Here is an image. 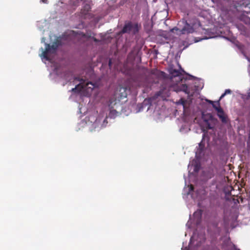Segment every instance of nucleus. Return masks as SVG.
<instances>
[{"label": "nucleus", "instance_id": "1", "mask_svg": "<svg viewBox=\"0 0 250 250\" xmlns=\"http://www.w3.org/2000/svg\"><path fill=\"white\" fill-rule=\"evenodd\" d=\"M177 64L179 69H175L172 65L169 66V79L167 80L169 91L176 92H183L188 96H192L195 92L201 90L204 87L203 80L188 74Z\"/></svg>", "mask_w": 250, "mask_h": 250}, {"label": "nucleus", "instance_id": "2", "mask_svg": "<svg viewBox=\"0 0 250 250\" xmlns=\"http://www.w3.org/2000/svg\"><path fill=\"white\" fill-rule=\"evenodd\" d=\"M120 104L116 100L110 99L108 106L102 109L96 115H88L84 119H82L79 123L81 127L87 126L91 132L99 131L106 127L108 124V119H114L119 115L117 111Z\"/></svg>", "mask_w": 250, "mask_h": 250}, {"label": "nucleus", "instance_id": "3", "mask_svg": "<svg viewBox=\"0 0 250 250\" xmlns=\"http://www.w3.org/2000/svg\"><path fill=\"white\" fill-rule=\"evenodd\" d=\"M65 35L57 38L55 41L50 45L45 42V38H42V42H44L45 48H41L42 53L39 55L42 61L46 65L50 72L49 76L52 80L56 81L62 78L63 74L62 73L61 67L55 60L58 47L62 44V41L64 39Z\"/></svg>", "mask_w": 250, "mask_h": 250}, {"label": "nucleus", "instance_id": "4", "mask_svg": "<svg viewBox=\"0 0 250 250\" xmlns=\"http://www.w3.org/2000/svg\"><path fill=\"white\" fill-rule=\"evenodd\" d=\"M185 186L183 189V197L188 203V207L189 208L190 204L198 202V205L200 206V201L205 199L207 192L204 187H201L193 190V187L191 184H188L187 178L184 176Z\"/></svg>", "mask_w": 250, "mask_h": 250}, {"label": "nucleus", "instance_id": "5", "mask_svg": "<svg viewBox=\"0 0 250 250\" xmlns=\"http://www.w3.org/2000/svg\"><path fill=\"white\" fill-rule=\"evenodd\" d=\"M208 141V138L206 136V133H204L202 136V140L199 144L198 148L195 152V159H193L189 162L188 165V177L191 178L192 176L197 173L201 167L200 161L204 159L205 154V141Z\"/></svg>", "mask_w": 250, "mask_h": 250}, {"label": "nucleus", "instance_id": "6", "mask_svg": "<svg viewBox=\"0 0 250 250\" xmlns=\"http://www.w3.org/2000/svg\"><path fill=\"white\" fill-rule=\"evenodd\" d=\"M170 95L169 91L166 88L161 89L159 91L157 92L153 96L147 99H145L142 104L137 105L136 112H139L143 110L145 106L149 104V106L147 108L149 110L151 107H153L154 105H162V103L167 100V97Z\"/></svg>", "mask_w": 250, "mask_h": 250}, {"label": "nucleus", "instance_id": "7", "mask_svg": "<svg viewBox=\"0 0 250 250\" xmlns=\"http://www.w3.org/2000/svg\"><path fill=\"white\" fill-rule=\"evenodd\" d=\"M75 80L79 81V83L71 90L72 96L76 95L80 98L90 96L92 90L96 87L95 84L83 79H75Z\"/></svg>", "mask_w": 250, "mask_h": 250}, {"label": "nucleus", "instance_id": "8", "mask_svg": "<svg viewBox=\"0 0 250 250\" xmlns=\"http://www.w3.org/2000/svg\"><path fill=\"white\" fill-rule=\"evenodd\" d=\"M183 25V27L181 29L175 27L171 30L178 31L179 34H191L196 31V30L201 26V23L199 20L195 18H192L186 20L184 19L180 21Z\"/></svg>", "mask_w": 250, "mask_h": 250}, {"label": "nucleus", "instance_id": "9", "mask_svg": "<svg viewBox=\"0 0 250 250\" xmlns=\"http://www.w3.org/2000/svg\"><path fill=\"white\" fill-rule=\"evenodd\" d=\"M140 27L141 26L137 23H132L131 21L125 22L121 32L135 35L139 32Z\"/></svg>", "mask_w": 250, "mask_h": 250}, {"label": "nucleus", "instance_id": "10", "mask_svg": "<svg viewBox=\"0 0 250 250\" xmlns=\"http://www.w3.org/2000/svg\"><path fill=\"white\" fill-rule=\"evenodd\" d=\"M217 106H213V108L217 112V116L224 124H227L229 122V119L227 114L224 111L223 108L220 106L219 101L217 102Z\"/></svg>", "mask_w": 250, "mask_h": 250}, {"label": "nucleus", "instance_id": "11", "mask_svg": "<svg viewBox=\"0 0 250 250\" xmlns=\"http://www.w3.org/2000/svg\"><path fill=\"white\" fill-rule=\"evenodd\" d=\"M129 90L125 87H121L120 88L119 93H115L110 99H113V100H116L118 104H120L121 100L126 98Z\"/></svg>", "mask_w": 250, "mask_h": 250}, {"label": "nucleus", "instance_id": "12", "mask_svg": "<svg viewBox=\"0 0 250 250\" xmlns=\"http://www.w3.org/2000/svg\"><path fill=\"white\" fill-rule=\"evenodd\" d=\"M217 173V167L211 164L208 167L205 168L203 172L204 177L207 179H209L213 177Z\"/></svg>", "mask_w": 250, "mask_h": 250}, {"label": "nucleus", "instance_id": "13", "mask_svg": "<svg viewBox=\"0 0 250 250\" xmlns=\"http://www.w3.org/2000/svg\"><path fill=\"white\" fill-rule=\"evenodd\" d=\"M196 240L197 241V243L196 244V247L197 249H198L199 247H200L201 244L205 242V237L204 235H199L196 236V234L195 232L193 233V235L191 237L188 247L190 248L191 247L192 244H193L194 243V240Z\"/></svg>", "mask_w": 250, "mask_h": 250}, {"label": "nucleus", "instance_id": "14", "mask_svg": "<svg viewBox=\"0 0 250 250\" xmlns=\"http://www.w3.org/2000/svg\"><path fill=\"white\" fill-rule=\"evenodd\" d=\"M54 8L56 13H63L65 12V4L62 1H59L54 5Z\"/></svg>", "mask_w": 250, "mask_h": 250}, {"label": "nucleus", "instance_id": "15", "mask_svg": "<svg viewBox=\"0 0 250 250\" xmlns=\"http://www.w3.org/2000/svg\"><path fill=\"white\" fill-rule=\"evenodd\" d=\"M186 101L184 98H181L178 101L175 102L176 107L178 109L182 108L183 113L185 112V108L186 106Z\"/></svg>", "mask_w": 250, "mask_h": 250}, {"label": "nucleus", "instance_id": "16", "mask_svg": "<svg viewBox=\"0 0 250 250\" xmlns=\"http://www.w3.org/2000/svg\"><path fill=\"white\" fill-rule=\"evenodd\" d=\"M201 216L202 210L201 209H198L197 210L194 212L193 221L197 225H198L200 223Z\"/></svg>", "mask_w": 250, "mask_h": 250}, {"label": "nucleus", "instance_id": "17", "mask_svg": "<svg viewBox=\"0 0 250 250\" xmlns=\"http://www.w3.org/2000/svg\"><path fill=\"white\" fill-rule=\"evenodd\" d=\"M151 74L160 78H165L166 77V74L165 72L160 71L156 69L152 70Z\"/></svg>", "mask_w": 250, "mask_h": 250}, {"label": "nucleus", "instance_id": "18", "mask_svg": "<svg viewBox=\"0 0 250 250\" xmlns=\"http://www.w3.org/2000/svg\"><path fill=\"white\" fill-rule=\"evenodd\" d=\"M190 130V128L187 123L182 125L179 129V131L182 133H186Z\"/></svg>", "mask_w": 250, "mask_h": 250}, {"label": "nucleus", "instance_id": "19", "mask_svg": "<svg viewBox=\"0 0 250 250\" xmlns=\"http://www.w3.org/2000/svg\"><path fill=\"white\" fill-rule=\"evenodd\" d=\"M241 98L245 102H250V87L247 94H241Z\"/></svg>", "mask_w": 250, "mask_h": 250}, {"label": "nucleus", "instance_id": "20", "mask_svg": "<svg viewBox=\"0 0 250 250\" xmlns=\"http://www.w3.org/2000/svg\"><path fill=\"white\" fill-rule=\"evenodd\" d=\"M204 121L205 123V126L207 128L212 129L214 128L213 125L210 123L209 120L204 119Z\"/></svg>", "mask_w": 250, "mask_h": 250}, {"label": "nucleus", "instance_id": "21", "mask_svg": "<svg viewBox=\"0 0 250 250\" xmlns=\"http://www.w3.org/2000/svg\"><path fill=\"white\" fill-rule=\"evenodd\" d=\"M87 111V110L85 107L81 106L80 105L79 106L78 112L79 114H85V113H86Z\"/></svg>", "mask_w": 250, "mask_h": 250}, {"label": "nucleus", "instance_id": "22", "mask_svg": "<svg viewBox=\"0 0 250 250\" xmlns=\"http://www.w3.org/2000/svg\"><path fill=\"white\" fill-rule=\"evenodd\" d=\"M231 90H230L229 89H226L224 93H223L221 96H220L219 99L218 101H219V102L220 101V100L223 99L226 95L227 94H231Z\"/></svg>", "mask_w": 250, "mask_h": 250}, {"label": "nucleus", "instance_id": "23", "mask_svg": "<svg viewBox=\"0 0 250 250\" xmlns=\"http://www.w3.org/2000/svg\"><path fill=\"white\" fill-rule=\"evenodd\" d=\"M82 0H70V4L74 6H77Z\"/></svg>", "mask_w": 250, "mask_h": 250}, {"label": "nucleus", "instance_id": "24", "mask_svg": "<svg viewBox=\"0 0 250 250\" xmlns=\"http://www.w3.org/2000/svg\"><path fill=\"white\" fill-rule=\"evenodd\" d=\"M157 114H159L160 117H158L156 118V120L158 121V120H160L161 119H162L163 118H164V115H162L161 114V113H158V111L155 110L154 112V116H156V115Z\"/></svg>", "mask_w": 250, "mask_h": 250}, {"label": "nucleus", "instance_id": "25", "mask_svg": "<svg viewBox=\"0 0 250 250\" xmlns=\"http://www.w3.org/2000/svg\"><path fill=\"white\" fill-rule=\"evenodd\" d=\"M206 101L207 102H208V103L211 104L213 107V106H214L215 107V106H217V102H218V101H211L210 100L206 99Z\"/></svg>", "mask_w": 250, "mask_h": 250}, {"label": "nucleus", "instance_id": "26", "mask_svg": "<svg viewBox=\"0 0 250 250\" xmlns=\"http://www.w3.org/2000/svg\"><path fill=\"white\" fill-rule=\"evenodd\" d=\"M191 218L189 217V219L186 224V227L188 229H190L191 228Z\"/></svg>", "mask_w": 250, "mask_h": 250}, {"label": "nucleus", "instance_id": "27", "mask_svg": "<svg viewBox=\"0 0 250 250\" xmlns=\"http://www.w3.org/2000/svg\"><path fill=\"white\" fill-rule=\"evenodd\" d=\"M68 35L70 36H75L76 39L78 38L77 36L75 35V32H74V31H69L68 33Z\"/></svg>", "mask_w": 250, "mask_h": 250}, {"label": "nucleus", "instance_id": "28", "mask_svg": "<svg viewBox=\"0 0 250 250\" xmlns=\"http://www.w3.org/2000/svg\"><path fill=\"white\" fill-rule=\"evenodd\" d=\"M40 3L47 4L49 3V1L48 0H40Z\"/></svg>", "mask_w": 250, "mask_h": 250}, {"label": "nucleus", "instance_id": "29", "mask_svg": "<svg viewBox=\"0 0 250 250\" xmlns=\"http://www.w3.org/2000/svg\"><path fill=\"white\" fill-rule=\"evenodd\" d=\"M224 221L226 224H228L229 222H228V219L227 218L226 215L224 216Z\"/></svg>", "mask_w": 250, "mask_h": 250}, {"label": "nucleus", "instance_id": "30", "mask_svg": "<svg viewBox=\"0 0 250 250\" xmlns=\"http://www.w3.org/2000/svg\"><path fill=\"white\" fill-rule=\"evenodd\" d=\"M246 22L250 24V18H247Z\"/></svg>", "mask_w": 250, "mask_h": 250}, {"label": "nucleus", "instance_id": "31", "mask_svg": "<svg viewBox=\"0 0 250 250\" xmlns=\"http://www.w3.org/2000/svg\"><path fill=\"white\" fill-rule=\"evenodd\" d=\"M232 245L233 250H240V249L236 248V247H235V246L234 244H232Z\"/></svg>", "mask_w": 250, "mask_h": 250}, {"label": "nucleus", "instance_id": "32", "mask_svg": "<svg viewBox=\"0 0 250 250\" xmlns=\"http://www.w3.org/2000/svg\"><path fill=\"white\" fill-rule=\"evenodd\" d=\"M85 8L87 9V10H88V9L90 8V6L89 5H85Z\"/></svg>", "mask_w": 250, "mask_h": 250}, {"label": "nucleus", "instance_id": "33", "mask_svg": "<svg viewBox=\"0 0 250 250\" xmlns=\"http://www.w3.org/2000/svg\"><path fill=\"white\" fill-rule=\"evenodd\" d=\"M108 65H109V66L110 67L111 66V60H110L109 61Z\"/></svg>", "mask_w": 250, "mask_h": 250}, {"label": "nucleus", "instance_id": "34", "mask_svg": "<svg viewBox=\"0 0 250 250\" xmlns=\"http://www.w3.org/2000/svg\"><path fill=\"white\" fill-rule=\"evenodd\" d=\"M236 219H237V217H234V218H233L232 219V221H235V220H236Z\"/></svg>", "mask_w": 250, "mask_h": 250}, {"label": "nucleus", "instance_id": "35", "mask_svg": "<svg viewBox=\"0 0 250 250\" xmlns=\"http://www.w3.org/2000/svg\"><path fill=\"white\" fill-rule=\"evenodd\" d=\"M41 23L42 24V23H44V22H42L41 21H39V22H38V26H39V25L40 24H41Z\"/></svg>", "mask_w": 250, "mask_h": 250}, {"label": "nucleus", "instance_id": "36", "mask_svg": "<svg viewBox=\"0 0 250 250\" xmlns=\"http://www.w3.org/2000/svg\"><path fill=\"white\" fill-rule=\"evenodd\" d=\"M92 39L94 40V41L95 42H98V40H97L96 38H94V37H92Z\"/></svg>", "mask_w": 250, "mask_h": 250}, {"label": "nucleus", "instance_id": "37", "mask_svg": "<svg viewBox=\"0 0 250 250\" xmlns=\"http://www.w3.org/2000/svg\"><path fill=\"white\" fill-rule=\"evenodd\" d=\"M182 250H188V249H187V248H183H183H182Z\"/></svg>", "mask_w": 250, "mask_h": 250}, {"label": "nucleus", "instance_id": "38", "mask_svg": "<svg viewBox=\"0 0 250 250\" xmlns=\"http://www.w3.org/2000/svg\"><path fill=\"white\" fill-rule=\"evenodd\" d=\"M224 38H225V39L227 40H229V38L228 37H223Z\"/></svg>", "mask_w": 250, "mask_h": 250}, {"label": "nucleus", "instance_id": "39", "mask_svg": "<svg viewBox=\"0 0 250 250\" xmlns=\"http://www.w3.org/2000/svg\"><path fill=\"white\" fill-rule=\"evenodd\" d=\"M134 94L136 95V94H137V92L135 91V92H134Z\"/></svg>", "mask_w": 250, "mask_h": 250}]
</instances>
